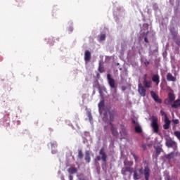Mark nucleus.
Instances as JSON below:
<instances>
[{"label":"nucleus","mask_w":180,"mask_h":180,"mask_svg":"<svg viewBox=\"0 0 180 180\" xmlns=\"http://www.w3.org/2000/svg\"><path fill=\"white\" fill-rule=\"evenodd\" d=\"M120 134H122V131H120Z\"/></svg>","instance_id":"obj_44"},{"label":"nucleus","mask_w":180,"mask_h":180,"mask_svg":"<svg viewBox=\"0 0 180 180\" xmlns=\"http://www.w3.org/2000/svg\"><path fill=\"white\" fill-rule=\"evenodd\" d=\"M85 161L86 162H91V156L89 155V151L86 150L85 152Z\"/></svg>","instance_id":"obj_19"},{"label":"nucleus","mask_w":180,"mask_h":180,"mask_svg":"<svg viewBox=\"0 0 180 180\" xmlns=\"http://www.w3.org/2000/svg\"><path fill=\"white\" fill-rule=\"evenodd\" d=\"M107 79L110 89H116V82L115 81V79L112 78L110 74L107 75Z\"/></svg>","instance_id":"obj_3"},{"label":"nucleus","mask_w":180,"mask_h":180,"mask_svg":"<svg viewBox=\"0 0 180 180\" xmlns=\"http://www.w3.org/2000/svg\"><path fill=\"white\" fill-rule=\"evenodd\" d=\"M99 94H100V95L102 96V91H99Z\"/></svg>","instance_id":"obj_41"},{"label":"nucleus","mask_w":180,"mask_h":180,"mask_svg":"<svg viewBox=\"0 0 180 180\" xmlns=\"http://www.w3.org/2000/svg\"><path fill=\"white\" fill-rule=\"evenodd\" d=\"M161 151H162V148H156V153H157L158 155H160V154H161Z\"/></svg>","instance_id":"obj_27"},{"label":"nucleus","mask_w":180,"mask_h":180,"mask_svg":"<svg viewBox=\"0 0 180 180\" xmlns=\"http://www.w3.org/2000/svg\"><path fill=\"white\" fill-rule=\"evenodd\" d=\"M167 80L169 82H175V81H176V77H174L172 74L168 73L167 75Z\"/></svg>","instance_id":"obj_16"},{"label":"nucleus","mask_w":180,"mask_h":180,"mask_svg":"<svg viewBox=\"0 0 180 180\" xmlns=\"http://www.w3.org/2000/svg\"><path fill=\"white\" fill-rule=\"evenodd\" d=\"M96 160L97 161H101V156H97Z\"/></svg>","instance_id":"obj_39"},{"label":"nucleus","mask_w":180,"mask_h":180,"mask_svg":"<svg viewBox=\"0 0 180 180\" xmlns=\"http://www.w3.org/2000/svg\"><path fill=\"white\" fill-rule=\"evenodd\" d=\"M72 30H74L72 27H70L69 29H68V31L71 32H72Z\"/></svg>","instance_id":"obj_37"},{"label":"nucleus","mask_w":180,"mask_h":180,"mask_svg":"<svg viewBox=\"0 0 180 180\" xmlns=\"http://www.w3.org/2000/svg\"><path fill=\"white\" fill-rule=\"evenodd\" d=\"M141 33L144 34L145 36H147L148 34V24L145 23L143 25V27L141 28Z\"/></svg>","instance_id":"obj_10"},{"label":"nucleus","mask_w":180,"mask_h":180,"mask_svg":"<svg viewBox=\"0 0 180 180\" xmlns=\"http://www.w3.org/2000/svg\"><path fill=\"white\" fill-rule=\"evenodd\" d=\"M166 146L167 147L169 148H176V142H175L174 141H173L171 139H167L166 140Z\"/></svg>","instance_id":"obj_4"},{"label":"nucleus","mask_w":180,"mask_h":180,"mask_svg":"<svg viewBox=\"0 0 180 180\" xmlns=\"http://www.w3.org/2000/svg\"><path fill=\"white\" fill-rule=\"evenodd\" d=\"M143 81H147V75H143Z\"/></svg>","instance_id":"obj_35"},{"label":"nucleus","mask_w":180,"mask_h":180,"mask_svg":"<svg viewBox=\"0 0 180 180\" xmlns=\"http://www.w3.org/2000/svg\"><path fill=\"white\" fill-rule=\"evenodd\" d=\"M143 169H140L139 172H142Z\"/></svg>","instance_id":"obj_43"},{"label":"nucleus","mask_w":180,"mask_h":180,"mask_svg":"<svg viewBox=\"0 0 180 180\" xmlns=\"http://www.w3.org/2000/svg\"><path fill=\"white\" fill-rule=\"evenodd\" d=\"M78 157H79V158H84V154H82V151H81V150H79V152H78Z\"/></svg>","instance_id":"obj_28"},{"label":"nucleus","mask_w":180,"mask_h":180,"mask_svg":"<svg viewBox=\"0 0 180 180\" xmlns=\"http://www.w3.org/2000/svg\"><path fill=\"white\" fill-rule=\"evenodd\" d=\"M166 158L168 160H171L172 158H174V153H169L166 155Z\"/></svg>","instance_id":"obj_24"},{"label":"nucleus","mask_w":180,"mask_h":180,"mask_svg":"<svg viewBox=\"0 0 180 180\" xmlns=\"http://www.w3.org/2000/svg\"><path fill=\"white\" fill-rule=\"evenodd\" d=\"M93 95H95V90L93 91Z\"/></svg>","instance_id":"obj_42"},{"label":"nucleus","mask_w":180,"mask_h":180,"mask_svg":"<svg viewBox=\"0 0 180 180\" xmlns=\"http://www.w3.org/2000/svg\"><path fill=\"white\" fill-rule=\"evenodd\" d=\"M148 64H150V62H148V60H146L145 61V65H148Z\"/></svg>","instance_id":"obj_40"},{"label":"nucleus","mask_w":180,"mask_h":180,"mask_svg":"<svg viewBox=\"0 0 180 180\" xmlns=\"http://www.w3.org/2000/svg\"><path fill=\"white\" fill-rule=\"evenodd\" d=\"M180 106V100H176L173 104H172V108H174V109H176L179 108Z\"/></svg>","instance_id":"obj_18"},{"label":"nucleus","mask_w":180,"mask_h":180,"mask_svg":"<svg viewBox=\"0 0 180 180\" xmlns=\"http://www.w3.org/2000/svg\"><path fill=\"white\" fill-rule=\"evenodd\" d=\"M138 92L139 95H141V96H146V90L144 86H143V84H141V83H139L138 84Z\"/></svg>","instance_id":"obj_5"},{"label":"nucleus","mask_w":180,"mask_h":180,"mask_svg":"<svg viewBox=\"0 0 180 180\" xmlns=\"http://www.w3.org/2000/svg\"><path fill=\"white\" fill-rule=\"evenodd\" d=\"M174 101H175V95L172 93H169L168 98L165 101V105H171Z\"/></svg>","instance_id":"obj_6"},{"label":"nucleus","mask_w":180,"mask_h":180,"mask_svg":"<svg viewBox=\"0 0 180 180\" xmlns=\"http://www.w3.org/2000/svg\"><path fill=\"white\" fill-rule=\"evenodd\" d=\"M174 136H176V137H177V139H179L180 140V131H174Z\"/></svg>","instance_id":"obj_25"},{"label":"nucleus","mask_w":180,"mask_h":180,"mask_svg":"<svg viewBox=\"0 0 180 180\" xmlns=\"http://www.w3.org/2000/svg\"><path fill=\"white\" fill-rule=\"evenodd\" d=\"M98 110L101 116L103 115V120L108 123V126H110V127L111 128L112 135L117 136V131L116 130V129H115V127L113 126V124H112V122H112V120H113L115 117V112L108 111V112L105 111V102L103 100L98 103Z\"/></svg>","instance_id":"obj_1"},{"label":"nucleus","mask_w":180,"mask_h":180,"mask_svg":"<svg viewBox=\"0 0 180 180\" xmlns=\"http://www.w3.org/2000/svg\"><path fill=\"white\" fill-rule=\"evenodd\" d=\"M151 84H152V82L150 80L143 81V85H144L145 88H151Z\"/></svg>","instance_id":"obj_20"},{"label":"nucleus","mask_w":180,"mask_h":180,"mask_svg":"<svg viewBox=\"0 0 180 180\" xmlns=\"http://www.w3.org/2000/svg\"><path fill=\"white\" fill-rule=\"evenodd\" d=\"M69 179L70 180H73L74 179V177L72 176V175H71V174L69 175Z\"/></svg>","instance_id":"obj_36"},{"label":"nucleus","mask_w":180,"mask_h":180,"mask_svg":"<svg viewBox=\"0 0 180 180\" xmlns=\"http://www.w3.org/2000/svg\"><path fill=\"white\" fill-rule=\"evenodd\" d=\"M127 172H130L131 174V169L127 167H123L122 169L121 174H122L124 176H126V175H127Z\"/></svg>","instance_id":"obj_12"},{"label":"nucleus","mask_w":180,"mask_h":180,"mask_svg":"<svg viewBox=\"0 0 180 180\" xmlns=\"http://www.w3.org/2000/svg\"><path fill=\"white\" fill-rule=\"evenodd\" d=\"M99 155H101V159L103 162H106V153H105V148H101L100 151H99Z\"/></svg>","instance_id":"obj_9"},{"label":"nucleus","mask_w":180,"mask_h":180,"mask_svg":"<svg viewBox=\"0 0 180 180\" xmlns=\"http://www.w3.org/2000/svg\"><path fill=\"white\" fill-rule=\"evenodd\" d=\"M106 39V35L105 34H101L99 37L100 41H103Z\"/></svg>","instance_id":"obj_21"},{"label":"nucleus","mask_w":180,"mask_h":180,"mask_svg":"<svg viewBox=\"0 0 180 180\" xmlns=\"http://www.w3.org/2000/svg\"><path fill=\"white\" fill-rule=\"evenodd\" d=\"M152 81H153V82H155V85L158 86V85H159V84H160V75H154L152 77Z\"/></svg>","instance_id":"obj_13"},{"label":"nucleus","mask_w":180,"mask_h":180,"mask_svg":"<svg viewBox=\"0 0 180 180\" xmlns=\"http://www.w3.org/2000/svg\"><path fill=\"white\" fill-rule=\"evenodd\" d=\"M98 71L100 72H103V68H102V66L99 65L98 67Z\"/></svg>","instance_id":"obj_34"},{"label":"nucleus","mask_w":180,"mask_h":180,"mask_svg":"<svg viewBox=\"0 0 180 180\" xmlns=\"http://www.w3.org/2000/svg\"><path fill=\"white\" fill-rule=\"evenodd\" d=\"M163 128L165 130H168V129H169V124H165Z\"/></svg>","instance_id":"obj_31"},{"label":"nucleus","mask_w":180,"mask_h":180,"mask_svg":"<svg viewBox=\"0 0 180 180\" xmlns=\"http://www.w3.org/2000/svg\"><path fill=\"white\" fill-rule=\"evenodd\" d=\"M158 122V118H157V117H153L152 118V122H151V127L153 129V133H158V123L157 122Z\"/></svg>","instance_id":"obj_2"},{"label":"nucleus","mask_w":180,"mask_h":180,"mask_svg":"<svg viewBox=\"0 0 180 180\" xmlns=\"http://www.w3.org/2000/svg\"><path fill=\"white\" fill-rule=\"evenodd\" d=\"M172 122L174 124H179V120H173Z\"/></svg>","instance_id":"obj_33"},{"label":"nucleus","mask_w":180,"mask_h":180,"mask_svg":"<svg viewBox=\"0 0 180 180\" xmlns=\"http://www.w3.org/2000/svg\"><path fill=\"white\" fill-rule=\"evenodd\" d=\"M150 172L151 171L150 170V168L148 166L145 167L143 169V175L146 180H149Z\"/></svg>","instance_id":"obj_7"},{"label":"nucleus","mask_w":180,"mask_h":180,"mask_svg":"<svg viewBox=\"0 0 180 180\" xmlns=\"http://www.w3.org/2000/svg\"><path fill=\"white\" fill-rule=\"evenodd\" d=\"M88 117H89L90 122H92V115L91 114V112L88 113Z\"/></svg>","instance_id":"obj_32"},{"label":"nucleus","mask_w":180,"mask_h":180,"mask_svg":"<svg viewBox=\"0 0 180 180\" xmlns=\"http://www.w3.org/2000/svg\"><path fill=\"white\" fill-rule=\"evenodd\" d=\"M124 165H125V167L126 166L131 167V165H133V162L124 161Z\"/></svg>","instance_id":"obj_23"},{"label":"nucleus","mask_w":180,"mask_h":180,"mask_svg":"<svg viewBox=\"0 0 180 180\" xmlns=\"http://www.w3.org/2000/svg\"><path fill=\"white\" fill-rule=\"evenodd\" d=\"M165 124H171V121L168 119V117H166V118H165Z\"/></svg>","instance_id":"obj_26"},{"label":"nucleus","mask_w":180,"mask_h":180,"mask_svg":"<svg viewBox=\"0 0 180 180\" xmlns=\"http://www.w3.org/2000/svg\"><path fill=\"white\" fill-rule=\"evenodd\" d=\"M144 41H146V43H148V39L147 38V37H145Z\"/></svg>","instance_id":"obj_38"},{"label":"nucleus","mask_w":180,"mask_h":180,"mask_svg":"<svg viewBox=\"0 0 180 180\" xmlns=\"http://www.w3.org/2000/svg\"><path fill=\"white\" fill-rule=\"evenodd\" d=\"M49 144L51 145V147L52 154H56L57 153V150L56 149V148H57V142L52 141Z\"/></svg>","instance_id":"obj_11"},{"label":"nucleus","mask_w":180,"mask_h":180,"mask_svg":"<svg viewBox=\"0 0 180 180\" xmlns=\"http://www.w3.org/2000/svg\"><path fill=\"white\" fill-rule=\"evenodd\" d=\"M68 172L70 175H74V174L78 172V169H77V167H71L68 169Z\"/></svg>","instance_id":"obj_15"},{"label":"nucleus","mask_w":180,"mask_h":180,"mask_svg":"<svg viewBox=\"0 0 180 180\" xmlns=\"http://www.w3.org/2000/svg\"><path fill=\"white\" fill-rule=\"evenodd\" d=\"M160 114L162 115V116H164L165 117V119L168 117L167 116V113H165V112H164V110H160Z\"/></svg>","instance_id":"obj_30"},{"label":"nucleus","mask_w":180,"mask_h":180,"mask_svg":"<svg viewBox=\"0 0 180 180\" xmlns=\"http://www.w3.org/2000/svg\"><path fill=\"white\" fill-rule=\"evenodd\" d=\"M133 123L135 124V131L136 133H141L142 131L141 127L134 120H133Z\"/></svg>","instance_id":"obj_17"},{"label":"nucleus","mask_w":180,"mask_h":180,"mask_svg":"<svg viewBox=\"0 0 180 180\" xmlns=\"http://www.w3.org/2000/svg\"><path fill=\"white\" fill-rule=\"evenodd\" d=\"M91 60V52L89 51H86L84 52V61L85 63H88V61Z\"/></svg>","instance_id":"obj_14"},{"label":"nucleus","mask_w":180,"mask_h":180,"mask_svg":"<svg viewBox=\"0 0 180 180\" xmlns=\"http://www.w3.org/2000/svg\"><path fill=\"white\" fill-rule=\"evenodd\" d=\"M134 180H139L140 179V176L137 174V172L134 171Z\"/></svg>","instance_id":"obj_22"},{"label":"nucleus","mask_w":180,"mask_h":180,"mask_svg":"<svg viewBox=\"0 0 180 180\" xmlns=\"http://www.w3.org/2000/svg\"><path fill=\"white\" fill-rule=\"evenodd\" d=\"M132 157H134L135 162H137V161H139V157L137 155H136V154L134 153H131Z\"/></svg>","instance_id":"obj_29"},{"label":"nucleus","mask_w":180,"mask_h":180,"mask_svg":"<svg viewBox=\"0 0 180 180\" xmlns=\"http://www.w3.org/2000/svg\"><path fill=\"white\" fill-rule=\"evenodd\" d=\"M150 95L152 98H153L155 102H156L157 103H162V101L161 100V98H160V97H158L155 92L151 91Z\"/></svg>","instance_id":"obj_8"}]
</instances>
